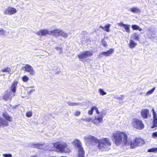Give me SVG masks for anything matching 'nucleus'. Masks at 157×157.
<instances>
[{
  "mask_svg": "<svg viewBox=\"0 0 157 157\" xmlns=\"http://www.w3.org/2000/svg\"><path fill=\"white\" fill-rule=\"evenodd\" d=\"M113 140L117 146L122 143L123 145L130 146L131 148H132L137 146H141L145 143L144 140L138 138H136L132 141H128L127 135L124 132L119 131H117L113 134Z\"/></svg>",
  "mask_w": 157,
  "mask_h": 157,
  "instance_id": "f257e3e1",
  "label": "nucleus"
},
{
  "mask_svg": "<svg viewBox=\"0 0 157 157\" xmlns=\"http://www.w3.org/2000/svg\"><path fill=\"white\" fill-rule=\"evenodd\" d=\"M55 148L61 152H69L70 151V150L67 148V145L66 143L60 141L49 144L48 145H47V148L44 149L49 151L53 150Z\"/></svg>",
  "mask_w": 157,
  "mask_h": 157,
  "instance_id": "f03ea898",
  "label": "nucleus"
},
{
  "mask_svg": "<svg viewBox=\"0 0 157 157\" xmlns=\"http://www.w3.org/2000/svg\"><path fill=\"white\" fill-rule=\"evenodd\" d=\"M111 144L109 139L108 138H105L100 140L98 147L102 151H107L110 149Z\"/></svg>",
  "mask_w": 157,
  "mask_h": 157,
  "instance_id": "7ed1b4c3",
  "label": "nucleus"
},
{
  "mask_svg": "<svg viewBox=\"0 0 157 157\" xmlns=\"http://www.w3.org/2000/svg\"><path fill=\"white\" fill-rule=\"evenodd\" d=\"M75 145L78 150V156L77 157H84L85 151L81 142L78 140H75Z\"/></svg>",
  "mask_w": 157,
  "mask_h": 157,
  "instance_id": "20e7f679",
  "label": "nucleus"
},
{
  "mask_svg": "<svg viewBox=\"0 0 157 157\" xmlns=\"http://www.w3.org/2000/svg\"><path fill=\"white\" fill-rule=\"evenodd\" d=\"M132 125L135 128L141 130L144 128V125L142 121L136 118H134L132 121Z\"/></svg>",
  "mask_w": 157,
  "mask_h": 157,
  "instance_id": "39448f33",
  "label": "nucleus"
},
{
  "mask_svg": "<svg viewBox=\"0 0 157 157\" xmlns=\"http://www.w3.org/2000/svg\"><path fill=\"white\" fill-rule=\"evenodd\" d=\"M86 140L90 144L93 145L98 146L100 141V140H98L97 138L91 136H88L86 138Z\"/></svg>",
  "mask_w": 157,
  "mask_h": 157,
  "instance_id": "423d86ee",
  "label": "nucleus"
},
{
  "mask_svg": "<svg viewBox=\"0 0 157 157\" xmlns=\"http://www.w3.org/2000/svg\"><path fill=\"white\" fill-rule=\"evenodd\" d=\"M93 54L92 51H87L82 52H81L80 54H78V57L80 59H82L92 56Z\"/></svg>",
  "mask_w": 157,
  "mask_h": 157,
  "instance_id": "0eeeda50",
  "label": "nucleus"
},
{
  "mask_svg": "<svg viewBox=\"0 0 157 157\" xmlns=\"http://www.w3.org/2000/svg\"><path fill=\"white\" fill-rule=\"evenodd\" d=\"M54 30L50 31H49L48 30L43 29L41 30L40 31L37 32H36L35 33L39 36H45L46 34H49V35L53 36L54 35Z\"/></svg>",
  "mask_w": 157,
  "mask_h": 157,
  "instance_id": "6e6552de",
  "label": "nucleus"
},
{
  "mask_svg": "<svg viewBox=\"0 0 157 157\" xmlns=\"http://www.w3.org/2000/svg\"><path fill=\"white\" fill-rule=\"evenodd\" d=\"M25 66L22 67L21 70H24L25 71L29 72L31 75H33L35 73V71L33 68L29 64H25Z\"/></svg>",
  "mask_w": 157,
  "mask_h": 157,
  "instance_id": "1a4fd4ad",
  "label": "nucleus"
},
{
  "mask_svg": "<svg viewBox=\"0 0 157 157\" xmlns=\"http://www.w3.org/2000/svg\"><path fill=\"white\" fill-rule=\"evenodd\" d=\"M61 36L63 37L66 38L67 37V34L62 30L58 29L54 30V36Z\"/></svg>",
  "mask_w": 157,
  "mask_h": 157,
  "instance_id": "9d476101",
  "label": "nucleus"
},
{
  "mask_svg": "<svg viewBox=\"0 0 157 157\" xmlns=\"http://www.w3.org/2000/svg\"><path fill=\"white\" fill-rule=\"evenodd\" d=\"M17 10L14 8L8 7L4 11V13L6 14L11 15L16 13Z\"/></svg>",
  "mask_w": 157,
  "mask_h": 157,
  "instance_id": "9b49d317",
  "label": "nucleus"
},
{
  "mask_svg": "<svg viewBox=\"0 0 157 157\" xmlns=\"http://www.w3.org/2000/svg\"><path fill=\"white\" fill-rule=\"evenodd\" d=\"M152 114L153 116V125L151 127L152 128L157 127V114L155 112L154 109H152Z\"/></svg>",
  "mask_w": 157,
  "mask_h": 157,
  "instance_id": "f8f14e48",
  "label": "nucleus"
},
{
  "mask_svg": "<svg viewBox=\"0 0 157 157\" xmlns=\"http://www.w3.org/2000/svg\"><path fill=\"white\" fill-rule=\"evenodd\" d=\"M118 25L120 26H123L124 27L125 30H123V32H125V31H126V32L128 33H130V25L127 24H124L122 22H121L119 23Z\"/></svg>",
  "mask_w": 157,
  "mask_h": 157,
  "instance_id": "ddd939ff",
  "label": "nucleus"
},
{
  "mask_svg": "<svg viewBox=\"0 0 157 157\" xmlns=\"http://www.w3.org/2000/svg\"><path fill=\"white\" fill-rule=\"evenodd\" d=\"M149 110L148 109H142L141 111V115L143 118L146 119L148 117Z\"/></svg>",
  "mask_w": 157,
  "mask_h": 157,
  "instance_id": "4468645a",
  "label": "nucleus"
},
{
  "mask_svg": "<svg viewBox=\"0 0 157 157\" xmlns=\"http://www.w3.org/2000/svg\"><path fill=\"white\" fill-rule=\"evenodd\" d=\"M44 145V144H40L39 143L36 144L35 143H31L30 146L33 148H37L38 149H43V147Z\"/></svg>",
  "mask_w": 157,
  "mask_h": 157,
  "instance_id": "2eb2a0df",
  "label": "nucleus"
},
{
  "mask_svg": "<svg viewBox=\"0 0 157 157\" xmlns=\"http://www.w3.org/2000/svg\"><path fill=\"white\" fill-rule=\"evenodd\" d=\"M9 125L8 122L3 119L0 117V127L2 126H8Z\"/></svg>",
  "mask_w": 157,
  "mask_h": 157,
  "instance_id": "dca6fc26",
  "label": "nucleus"
},
{
  "mask_svg": "<svg viewBox=\"0 0 157 157\" xmlns=\"http://www.w3.org/2000/svg\"><path fill=\"white\" fill-rule=\"evenodd\" d=\"M17 83L18 82L17 81H14L11 86V91L14 93L16 92Z\"/></svg>",
  "mask_w": 157,
  "mask_h": 157,
  "instance_id": "f3484780",
  "label": "nucleus"
},
{
  "mask_svg": "<svg viewBox=\"0 0 157 157\" xmlns=\"http://www.w3.org/2000/svg\"><path fill=\"white\" fill-rule=\"evenodd\" d=\"M110 26L111 25L108 24L106 25L105 27H103L102 25H100V27L104 31L109 32L110 31L109 28L110 27Z\"/></svg>",
  "mask_w": 157,
  "mask_h": 157,
  "instance_id": "a211bd4d",
  "label": "nucleus"
},
{
  "mask_svg": "<svg viewBox=\"0 0 157 157\" xmlns=\"http://www.w3.org/2000/svg\"><path fill=\"white\" fill-rule=\"evenodd\" d=\"M114 50L113 49H110L109 50H108L107 52H102V54L103 55L106 56H107L111 55V54L113 52Z\"/></svg>",
  "mask_w": 157,
  "mask_h": 157,
  "instance_id": "6ab92c4d",
  "label": "nucleus"
},
{
  "mask_svg": "<svg viewBox=\"0 0 157 157\" xmlns=\"http://www.w3.org/2000/svg\"><path fill=\"white\" fill-rule=\"evenodd\" d=\"M2 116L7 121H12L11 117L8 115L6 113H4L2 114Z\"/></svg>",
  "mask_w": 157,
  "mask_h": 157,
  "instance_id": "aec40b11",
  "label": "nucleus"
},
{
  "mask_svg": "<svg viewBox=\"0 0 157 157\" xmlns=\"http://www.w3.org/2000/svg\"><path fill=\"white\" fill-rule=\"evenodd\" d=\"M140 35L136 33H134L132 36V38L138 41L139 39Z\"/></svg>",
  "mask_w": 157,
  "mask_h": 157,
  "instance_id": "412c9836",
  "label": "nucleus"
},
{
  "mask_svg": "<svg viewBox=\"0 0 157 157\" xmlns=\"http://www.w3.org/2000/svg\"><path fill=\"white\" fill-rule=\"evenodd\" d=\"M136 45V43L133 40L131 39L130 40L129 46L130 48H133L135 47Z\"/></svg>",
  "mask_w": 157,
  "mask_h": 157,
  "instance_id": "4be33fe9",
  "label": "nucleus"
},
{
  "mask_svg": "<svg viewBox=\"0 0 157 157\" xmlns=\"http://www.w3.org/2000/svg\"><path fill=\"white\" fill-rule=\"evenodd\" d=\"M131 27L133 30H138L140 31L142 30V29L139 26L136 25H132L131 26Z\"/></svg>",
  "mask_w": 157,
  "mask_h": 157,
  "instance_id": "5701e85b",
  "label": "nucleus"
},
{
  "mask_svg": "<svg viewBox=\"0 0 157 157\" xmlns=\"http://www.w3.org/2000/svg\"><path fill=\"white\" fill-rule=\"evenodd\" d=\"M67 104L69 106H77L79 105L80 104L79 103H76L72 102L71 101L67 102Z\"/></svg>",
  "mask_w": 157,
  "mask_h": 157,
  "instance_id": "b1692460",
  "label": "nucleus"
},
{
  "mask_svg": "<svg viewBox=\"0 0 157 157\" xmlns=\"http://www.w3.org/2000/svg\"><path fill=\"white\" fill-rule=\"evenodd\" d=\"M157 151V147L149 149L147 150V152H155Z\"/></svg>",
  "mask_w": 157,
  "mask_h": 157,
  "instance_id": "393cba45",
  "label": "nucleus"
},
{
  "mask_svg": "<svg viewBox=\"0 0 157 157\" xmlns=\"http://www.w3.org/2000/svg\"><path fill=\"white\" fill-rule=\"evenodd\" d=\"M97 120L99 122H101L103 121L102 117L101 115H99L98 117H95V120Z\"/></svg>",
  "mask_w": 157,
  "mask_h": 157,
  "instance_id": "a878e982",
  "label": "nucleus"
},
{
  "mask_svg": "<svg viewBox=\"0 0 157 157\" xmlns=\"http://www.w3.org/2000/svg\"><path fill=\"white\" fill-rule=\"evenodd\" d=\"M130 11L133 13H136L138 11H139V10L138 8H136L133 7L130 9Z\"/></svg>",
  "mask_w": 157,
  "mask_h": 157,
  "instance_id": "bb28decb",
  "label": "nucleus"
},
{
  "mask_svg": "<svg viewBox=\"0 0 157 157\" xmlns=\"http://www.w3.org/2000/svg\"><path fill=\"white\" fill-rule=\"evenodd\" d=\"M10 93H6L3 96V98L5 100H7L8 99L10 98Z\"/></svg>",
  "mask_w": 157,
  "mask_h": 157,
  "instance_id": "cd10ccee",
  "label": "nucleus"
},
{
  "mask_svg": "<svg viewBox=\"0 0 157 157\" xmlns=\"http://www.w3.org/2000/svg\"><path fill=\"white\" fill-rule=\"evenodd\" d=\"M22 81L24 82H27L29 80V78L26 75H24L22 78Z\"/></svg>",
  "mask_w": 157,
  "mask_h": 157,
  "instance_id": "c85d7f7f",
  "label": "nucleus"
},
{
  "mask_svg": "<svg viewBox=\"0 0 157 157\" xmlns=\"http://www.w3.org/2000/svg\"><path fill=\"white\" fill-rule=\"evenodd\" d=\"M6 31L3 29H2L0 28V35L3 36L5 35Z\"/></svg>",
  "mask_w": 157,
  "mask_h": 157,
  "instance_id": "c756f323",
  "label": "nucleus"
},
{
  "mask_svg": "<svg viewBox=\"0 0 157 157\" xmlns=\"http://www.w3.org/2000/svg\"><path fill=\"white\" fill-rule=\"evenodd\" d=\"M10 71H11V69L8 67H7L6 68H5L4 69L1 70V71L3 72H10Z\"/></svg>",
  "mask_w": 157,
  "mask_h": 157,
  "instance_id": "7c9ffc66",
  "label": "nucleus"
},
{
  "mask_svg": "<svg viewBox=\"0 0 157 157\" xmlns=\"http://www.w3.org/2000/svg\"><path fill=\"white\" fill-rule=\"evenodd\" d=\"M99 90L101 95H104L106 94V93L102 89H99Z\"/></svg>",
  "mask_w": 157,
  "mask_h": 157,
  "instance_id": "2f4dec72",
  "label": "nucleus"
},
{
  "mask_svg": "<svg viewBox=\"0 0 157 157\" xmlns=\"http://www.w3.org/2000/svg\"><path fill=\"white\" fill-rule=\"evenodd\" d=\"M155 89V87H154L152 89H151L149 91H148L147 93V95H149L152 93Z\"/></svg>",
  "mask_w": 157,
  "mask_h": 157,
  "instance_id": "473e14b6",
  "label": "nucleus"
},
{
  "mask_svg": "<svg viewBox=\"0 0 157 157\" xmlns=\"http://www.w3.org/2000/svg\"><path fill=\"white\" fill-rule=\"evenodd\" d=\"M57 50L59 51V54H60L63 52L62 48L61 47H57L55 48Z\"/></svg>",
  "mask_w": 157,
  "mask_h": 157,
  "instance_id": "72a5a7b5",
  "label": "nucleus"
},
{
  "mask_svg": "<svg viewBox=\"0 0 157 157\" xmlns=\"http://www.w3.org/2000/svg\"><path fill=\"white\" fill-rule=\"evenodd\" d=\"M32 115V113L31 111H28L26 113V116L27 117H30Z\"/></svg>",
  "mask_w": 157,
  "mask_h": 157,
  "instance_id": "f704fd0d",
  "label": "nucleus"
},
{
  "mask_svg": "<svg viewBox=\"0 0 157 157\" xmlns=\"http://www.w3.org/2000/svg\"><path fill=\"white\" fill-rule=\"evenodd\" d=\"M94 111V109L93 108V107H92L91 109L90 110H89L88 111V114L90 115H91L93 114V112Z\"/></svg>",
  "mask_w": 157,
  "mask_h": 157,
  "instance_id": "c9c22d12",
  "label": "nucleus"
},
{
  "mask_svg": "<svg viewBox=\"0 0 157 157\" xmlns=\"http://www.w3.org/2000/svg\"><path fill=\"white\" fill-rule=\"evenodd\" d=\"M3 155L4 157H11L12 156V155L10 154H3Z\"/></svg>",
  "mask_w": 157,
  "mask_h": 157,
  "instance_id": "e433bc0d",
  "label": "nucleus"
},
{
  "mask_svg": "<svg viewBox=\"0 0 157 157\" xmlns=\"http://www.w3.org/2000/svg\"><path fill=\"white\" fill-rule=\"evenodd\" d=\"M124 95H121L120 97L116 96L115 98L116 99L118 100H122L123 99Z\"/></svg>",
  "mask_w": 157,
  "mask_h": 157,
  "instance_id": "4c0bfd02",
  "label": "nucleus"
},
{
  "mask_svg": "<svg viewBox=\"0 0 157 157\" xmlns=\"http://www.w3.org/2000/svg\"><path fill=\"white\" fill-rule=\"evenodd\" d=\"M93 108L94 109V110H95L97 113L98 114L99 113V112L98 110V108L97 107L94 106L93 107Z\"/></svg>",
  "mask_w": 157,
  "mask_h": 157,
  "instance_id": "58836bf2",
  "label": "nucleus"
},
{
  "mask_svg": "<svg viewBox=\"0 0 157 157\" xmlns=\"http://www.w3.org/2000/svg\"><path fill=\"white\" fill-rule=\"evenodd\" d=\"M83 120L84 121L89 122L90 121L91 118H86L85 119H83Z\"/></svg>",
  "mask_w": 157,
  "mask_h": 157,
  "instance_id": "ea45409f",
  "label": "nucleus"
},
{
  "mask_svg": "<svg viewBox=\"0 0 157 157\" xmlns=\"http://www.w3.org/2000/svg\"><path fill=\"white\" fill-rule=\"evenodd\" d=\"M152 136L155 138V137H157V132L153 133L152 135Z\"/></svg>",
  "mask_w": 157,
  "mask_h": 157,
  "instance_id": "a19ab883",
  "label": "nucleus"
},
{
  "mask_svg": "<svg viewBox=\"0 0 157 157\" xmlns=\"http://www.w3.org/2000/svg\"><path fill=\"white\" fill-rule=\"evenodd\" d=\"M80 114V112H79L78 111H77L76 113H75V115L76 116H78Z\"/></svg>",
  "mask_w": 157,
  "mask_h": 157,
  "instance_id": "79ce46f5",
  "label": "nucleus"
},
{
  "mask_svg": "<svg viewBox=\"0 0 157 157\" xmlns=\"http://www.w3.org/2000/svg\"><path fill=\"white\" fill-rule=\"evenodd\" d=\"M35 90V89L31 90H30L28 92V93L29 94H30L31 93H32L33 91H34Z\"/></svg>",
  "mask_w": 157,
  "mask_h": 157,
  "instance_id": "37998d69",
  "label": "nucleus"
},
{
  "mask_svg": "<svg viewBox=\"0 0 157 157\" xmlns=\"http://www.w3.org/2000/svg\"><path fill=\"white\" fill-rule=\"evenodd\" d=\"M103 55V54H102V52H101L99 56H98L99 58H102V56Z\"/></svg>",
  "mask_w": 157,
  "mask_h": 157,
  "instance_id": "c03bdc74",
  "label": "nucleus"
},
{
  "mask_svg": "<svg viewBox=\"0 0 157 157\" xmlns=\"http://www.w3.org/2000/svg\"><path fill=\"white\" fill-rule=\"evenodd\" d=\"M149 38L151 39H152L153 37L149 36Z\"/></svg>",
  "mask_w": 157,
  "mask_h": 157,
  "instance_id": "a18cd8bd",
  "label": "nucleus"
},
{
  "mask_svg": "<svg viewBox=\"0 0 157 157\" xmlns=\"http://www.w3.org/2000/svg\"><path fill=\"white\" fill-rule=\"evenodd\" d=\"M30 157H37L36 156H32Z\"/></svg>",
  "mask_w": 157,
  "mask_h": 157,
  "instance_id": "49530a36",
  "label": "nucleus"
},
{
  "mask_svg": "<svg viewBox=\"0 0 157 157\" xmlns=\"http://www.w3.org/2000/svg\"><path fill=\"white\" fill-rule=\"evenodd\" d=\"M34 87V86H30L29 87V88H33Z\"/></svg>",
  "mask_w": 157,
  "mask_h": 157,
  "instance_id": "de8ad7c7",
  "label": "nucleus"
},
{
  "mask_svg": "<svg viewBox=\"0 0 157 157\" xmlns=\"http://www.w3.org/2000/svg\"><path fill=\"white\" fill-rule=\"evenodd\" d=\"M61 157H66V156H61Z\"/></svg>",
  "mask_w": 157,
  "mask_h": 157,
  "instance_id": "09e8293b",
  "label": "nucleus"
},
{
  "mask_svg": "<svg viewBox=\"0 0 157 157\" xmlns=\"http://www.w3.org/2000/svg\"><path fill=\"white\" fill-rule=\"evenodd\" d=\"M104 46H105V44H104Z\"/></svg>",
  "mask_w": 157,
  "mask_h": 157,
  "instance_id": "8fccbe9b",
  "label": "nucleus"
},
{
  "mask_svg": "<svg viewBox=\"0 0 157 157\" xmlns=\"http://www.w3.org/2000/svg\"><path fill=\"white\" fill-rule=\"evenodd\" d=\"M48 116H50V115H49L48 114Z\"/></svg>",
  "mask_w": 157,
  "mask_h": 157,
  "instance_id": "3c124183",
  "label": "nucleus"
},
{
  "mask_svg": "<svg viewBox=\"0 0 157 157\" xmlns=\"http://www.w3.org/2000/svg\"><path fill=\"white\" fill-rule=\"evenodd\" d=\"M3 75V76H4V75H5V74H4V75Z\"/></svg>",
  "mask_w": 157,
  "mask_h": 157,
  "instance_id": "603ef678",
  "label": "nucleus"
}]
</instances>
